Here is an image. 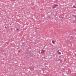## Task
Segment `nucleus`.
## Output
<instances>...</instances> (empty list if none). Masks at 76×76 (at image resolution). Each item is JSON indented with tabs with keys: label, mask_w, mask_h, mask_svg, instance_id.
Masks as SVG:
<instances>
[{
	"label": "nucleus",
	"mask_w": 76,
	"mask_h": 76,
	"mask_svg": "<svg viewBox=\"0 0 76 76\" xmlns=\"http://www.w3.org/2000/svg\"><path fill=\"white\" fill-rule=\"evenodd\" d=\"M55 7V8H56V7H57V6H58V5L57 4H56L55 5V6H54Z\"/></svg>",
	"instance_id": "1"
},
{
	"label": "nucleus",
	"mask_w": 76,
	"mask_h": 76,
	"mask_svg": "<svg viewBox=\"0 0 76 76\" xmlns=\"http://www.w3.org/2000/svg\"><path fill=\"white\" fill-rule=\"evenodd\" d=\"M44 53V50H42L41 52V53Z\"/></svg>",
	"instance_id": "2"
},
{
	"label": "nucleus",
	"mask_w": 76,
	"mask_h": 76,
	"mask_svg": "<svg viewBox=\"0 0 76 76\" xmlns=\"http://www.w3.org/2000/svg\"><path fill=\"white\" fill-rule=\"evenodd\" d=\"M22 44L23 45H26L24 43H22Z\"/></svg>",
	"instance_id": "3"
},
{
	"label": "nucleus",
	"mask_w": 76,
	"mask_h": 76,
	"mask_svg": "<svg viewBox=\"0 0 76 76\" xmlns=\"http://www.w3.org/2000/svg\"><path fill=\"white\" fill-rule=\"evenodd\" d=\"M52 43H53V44H54V41L52 40Z\"/></svg>",
	"instance_id": "4"
},
{
	"label": "nucleus",
	"mask_w": 76,
	"mask_h": 76,
	"mask_svg": "<svg viewBox=\"0 0 76 76\" xmlns=\"http://www.w3.org/2000/svg\"><path fill=\"white\" fill-rule=\"evenodd\" d=\"M58 54H61V52H58Z\"/></svg>",
	"instance_id": "5"
},
{
	"label": "nucleus",
	"mask_w": 76,
	"mask_h": 76,
	"mask_svg": "<svg viewBox=\"0 0 76 76\" xmlns=\"http://www.w3.org/2000/svg\"><path fill=\"white\" fill-rule=\"evenodd\" d=\"M73 7H74V8H76V7H75V6H73Z\"/></svg>",
	"instance_id": "6"
},
{
	"label": "nucleus",
	"mask_w": 76,
	"mask_h": 76,
	"mask_svg": "<svg viewBox=\"0 0 76 76\" xmlns=\"http://www.w3.org/2000/svg\"><path fill=\"white\" fill-rule=\"evenodd\" d=\"M17 31H19V28H17Z\"/></svg>",
	"instance_id": "7"
},
{
	"label": "nucleus",
	"mask_w": 76,
	"mask_h": 76,
	"mask_svg": "<svg viewBox=\"0 0 76 76\" xmlns=\"http://www.w3.org/2000/svg\"><path fill=\"white\" fill-rule=\"evenodd\" d=\"M53 8H54V9H55V8H55V7L54 6L53 7Z\"/></svg>",
	"instance_id": "8"
},
{
	"label": "nucleus",
	"mask_w": 76,
	"mask_h": 76,
	"mask_svg": "<svg viewBox=\"0 0 76 76\" xmlns=\"http://www.w3.org/2000/svg\"><path fill=\"white\" fill-rule=\"evenodd\" d=\"M71 35H72V34H69V35H70V36L71 37H72V36H71Z\"/></svg>",
	"instance_id": "9"
},
{
	"label": "nucleus",
	"mask_w": 76,
	"mask_h": 76,
	"mask_svg": "<svg viewBox=\"0 0 76 76\" xmlns=\"http://www.w3.org/2000/svg\"><path fill=\"white\" fill-rule=\"evenodd\" d=\"M62 19H64V17H61Z\"/></svg>",
	"instance_id": "10"
},
{
	"label": "nucleus",
	"mask_w": 76,
	"mask_h": 76,
	"mask_svg": "<svg viewBox=\"0 0 76 76\" xmlns=\"http://www.w3.org/2000/svg\"><path fill=\"white\" fill-rule=\"evenodd\" d=\"M4 28H6V27H4Z\"/></svg>",
	"instance_id": "11"
}]
</instances>
